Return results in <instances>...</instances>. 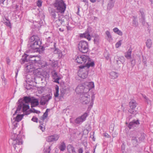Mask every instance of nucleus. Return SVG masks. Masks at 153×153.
Listing matches in <instances>:
<instances>
[{
	"instance_id": "obj_44",
	"label": "nucleus",
	"mask_w": 153,
	"mask_h": 153,
	"mask_svg": "<svg viewBox=\"0 0 153 153\" xmlns=\"http://www.w3.org/2000/svg\"><path fill=\"white\" fill-rule=\"evenodd\" d=\"M128 111L130 113H131V114H134L135 113L136 111L134 110V109H129V110H128Z\"/></svg>"
},
{
	"instance_id": "obj_37",
	"label": "nucleus",
	"mask_w": 153,
	"mask_h": 153,
	"mask_svg": "<svg viewBox=\"0 0 153 153\" xmlns=\"http://www.w3.org/2000/svg\"><path fill=\"white\" fill-rule=\"evenodd\" d=\"M60 94L59 97H60V98H61V97H63L64 94H65V89H64L63 88H62L60 89Z\"/></svg>"
},
{
	"instance_id": "obj_18",
	"label": "nucleus",
	"mask_w": 153,
	"mask_h": 153,
	"mask_svg": "<svg viewBox=\"0 0 153 153\" xmlns=\"http://www.w3.org/2000/svg\"><path fill=\"white\" fill-rule=\"evenodd\" d=\"M89 61H88L86 64L85 65H81L79 67V68L80 69L84 68H85L87 67L88 68L90 67H93L94 65V62H89Z\"/></svg>"
},
{
	"instance_id": "obj_54",
	"label": "nucleus",
	"mask_w": 153,
	"mask_h": 153,
	"mask_svg": "<svg viewBox=\"0 0 153 153\" xmlns=\"http://www.w3.org/2000/svg\"><path fill=\"white\" fill-rule=\"evenodd\" d=\"M103 134V136H104L105 137H108V134L105 133H104Z\"/></svg>"
},
{
	"instance_id": "obj_58",
	"label": "nucleus",
	"mask_w": 153,
	"mask_h": 153,
	"mask_svg": "<svg viewBox=\"0 0 153 153\" xmlns=\"http://www.w3.org/2000/svg\"><path fill=\"white\" fill-rule=\"evenodd\" d=\"M59 30L61 32H63L64 31V30L63 29H62L61 28H59Z\"/></svg>"
},
{
	"instance_id": "obj_33",
	"label": "nucleus",
	"mask_w": 153,
	"mask_h": 153,
	"mask_svg": "<svg viewBox=\"0 0 153 153\" xmlns=\"http://www.w3.org/2000/svg\"><path fill=\"white\" fill-rule=\"evenodd\" d=\"M66 146L65 143L63 142L59 147V149L61 151H63L65 149Z\"/></svg>"
},
{
	"instance_id": "obj_10",
	"label": "nucleus",
	"mask_w": 153,
	"mask_h": 153,
	"mask_svg": "<svg viewBox=\"0 0 153 153\" xmlns=\"http://www.w3.org/2000/svg\"><path fill=\"white\" fill-rule=\"evenodd\" d=\"M85 88H86L85 86L83 84H80L76 87V91L79 94H80L81 95H83L88 93V92L85 91Z\"/></svg>"
},
{
	"instance_id": "obj_64",
	"label": "nucleus",
	"mask_w": 153,
	"mask_h": 153,
	"mask_svg": "<svg viewBox=\"0 0 153 153\" xmlns=\"http://www.w3.org/2000/svg\"><path fill=\"white\" fill-rule=\"evenodd\" d=\"M149 0L151 2V4H153V0Z\"/></svg>"
},
{
	"instance_id": "obj_12",
	"label": "nucleus",
	"mask_w": 153,
	"mask_h": 153,
	"mask_svg": "<svg viewBox=\"0 0 153 153\" xmlns=\"http://www.w3.org/2000/svg\"><path fill=\"white\" fill-rule=\"evenodd\" d=\"M82 95V96L80 98L81 102L83 104L88 103L90 100V96L87 93Z\"/></svg>"
},
{
	"instance_id": "obj_49",
	"label": "nucleus",
	"mask_w": 153,
	"mask_h": 153,
	"mask_svg": "<svg viewBox=\"0 0 153 153\" xmlns=\"http://www.w3.org/2000/svg\"><path fill=\"white\" fill-rule=\"evenodd\" d=\"M37 58V59H39V58L37 56H35V58L34 59V60L33 61V64H34L35 63H37V61L38 60H37L36 59Z\"/></svg>"
},
{
	"instance_id": "obj_28",
	"label": "nucleus",
	"mask_w": 153,
	"mask_h": 153,
	"mask_svg": "<svg viewBox=\"0 0 153 153\" xmlns=\"http://www.w3.org/2000/svg\"><path fill=\"white\" fill-rule=\"evenodd\" d=\"M79 76L81 78L85 79L87 77V72L86 71L85 72H81L79 73Z\"/></svg>"
},
{
	"instance_id": "obj_4",
	"label": "nucleus",
	"mask_w": 153,
	"mask_h": 153,
	"mask_svg": "<svg viewBox=\"0 0 153 153\" xmlns=\"http://www.w3.org/2000/svg\"><path fill=\"white\" fill-rule=\"evenodd\" d=\"M32 97L29 96H25L23 97V99H20L18 100L19 104L14 114H13L14 116L17 113V111H19L22 108L23 112H25L29 108V106L28 104L30 103Z\"/></svg>"
},
{
	"instance_id": "obj_60",
	"label": "nucleus",
	"mask_w": 153,
	"mask_h": 153,
	"mask_svg": "<svg viewBox=\"0 0 153 153\" xmlns=\"http://www.w3.org/2000/svg\"><path fill=\"white\" fill-rule=\"evenodd\" d=\"M90 1L92 3H94L96 1V0H90Z\"/></svg>"
},
{
	"instance_id": "obj_8",
	"label": "nucleus",
	"mask_w": 153,
	"mask_h": 153,
	"mask_svg": "<svg viewBox=\"0 0 153 153\" xmlns=\"http://www.w3.org/2000/svg\"><path fill=\"white\" fill-rule=\"evenodd\" d=\"M51 98L52 94H50L43 96L41 99L40 102V104L42 105H45Z\"/></svg>"
},
{
	"instance_id": "obj_55",
	"label": "nucleus",
	"mask_w": 153,
	"mask_h": 153,
	"mask_svg": "<svg viewBox=\"0 0 153 153\" xmlns=\"http://www.w3.org/2000/svg\"><path fill=\"white\" fill-rule=\"evenodd\" d=\"M49 74L46 73L45 74V77L46 78H49Z\"/></svg>"
},
{
	"instance_id": "obj_45",
	"label": "nucleus",
	"mask_w": 153,
	"mask_h": 153,
	"mask_svg": "<svg viewBox=\"0 0 153 153\" xmlns=\"http://www.w3.org/2000/svg\"><path fill=\"white\" fill-rule=\"evenodd\" d=\"M31 120L34 122H36L37 123V120H38V119L36 117H33L32 118Z\"/></svg>"
},
{
	"instance_id": "obj_31",
	"label": "nucleus",
	"mask_w": 153,
	"mask_h": 153,
	"mask_svg": "<svg viewBox=\"0 0 153 153\" xmlns=\"http://www.w3.org/2000/svg\"><path fill=\"white\" fill-rule=\"evenodd\" d=\"M146 45L148 48L150 49L151 47L152 44L151 40L149 39H147L146 42Z\"/></svg>"
},
{
	"instance_id": "obj_47",
	"label": "nucleus",
	"mask_w": 153,
	"mask_h": 153,
	"mask_svg": "<svg viewBox=\"0 0 153 153\" xmlns=\"http://www.w3.org/2000/svg\"><path fill=\"white\" fill-rule=\"evenodd\" d=\"M5 23L8 26H10V22L9 20H7L5 22Z\"/></svg>"
},
{
	"instance_id": "obj_2",
	"label": "nucleus",
	"mask_w": 153,
	"mask_h": 153,
	"mask_svg": "<svg viewBox=\"0 0 153 153\" xmlns=\"http://www.w3.org/2000/svg\"><path fill=\"white\" fill-rule=\"evenodd\" d=\"M29 41L30 43L28 45V47L34 50L35 52H39L40 54L44 53V48L40 46L41 42L38 36H33L30 38Z\"/></svg>"
},
{
	"instance_id": "obj_63",
	"label": "nucleus",
	"mask_w": 153,
	"mask_h": 153,
	"mask_svg": "<svg viewBox=\"0 0 153 153\" xmlns=\"http://www.w3.org/2000/svg\"><path fill=\"white\" fill-rule=\"evenodd\" d=\"M34 110V111H33L34 113H37V111L36 110H35L34 109H33Z\"/></svg>"
},
{
	"instance_id": "obj_23",
	"label": "nucleus",
	"mask_w": 153,
	"mask_h": 153,
	"mask_svg": "<svg viewBox=\"0 0 153 153\" xmlns=\"http://www.w3.org/2000/svg\"><path fill=\"white\" fill-rule=\"evenodd\" d=\"M80 37L86 38L89 41L91 39L90 33L89 32L87 31L83 34H81L80 35Z\"/></svg>"
},
{
	"instance_id": "obj_20",
	"label": "nucleus",
	"mask_w": 153,
	"mask_h": 153,
	"mask_svg": "<svg viewBox=\"0 0 153 153\" xmlns=\"http://www.w3.org/2000/svg\"><path fill=\"white\" fill-rule=\"evenodd\" d=\"M115 2V0H109L107 8L108 10H110L112 9L114 6V4Z\"/></svg>"
},
{
	"instance_id": "obj_11",
	"label": "nucleus",
	"mask_w": 153,
	"mask_h": 153,
	"mask_svg": "<svg viewBox=\"0 0 153 153\" xmlns=\"http://www.w3.org/2000/svg\"><path fill=\"white\" fill-rule=\"evenodd\" d=\"M88 114L87 113H85L82 115L77 118L75 120V122L77 124H79L85 121Z\"/></svg>"
},
{
	"instance_id": "obj_41",
	"label": "nucleus",
	"mask_w": 153,
	"mask_h": 153,
	"mask_svg": "<svg viewBox=\"0 0 153 153\" xmlns=\"http://www.w3.org/2000/svg\"><path fill=\"white\" fill-rule=\"evenodd\" d=\"M37 5L40 7L42 6V2L41 0H38L36 3Z\"/></svg>"
},
{
	"instance_id": "obj_6",
	"label": "nucleus",
	"mask_w": 153,
	"mask_h": 153,
	"mask_svg": "<svg viewBox=\"0 0 153 153\" xmlns=\"http://www.w3.org/2000/svg\"><path fill=\"white\" fill-rule=\"evenodd\" d=\"M35 56H29L26 54H25L22 56V57L20 60L21 64H23L25 62H30L33 63V61Z\"/></svg>"
},
{
	"instance_id": "obj_52",
	"label": "nucleus",
	"mask_w": 153,
	"mask_h": 153,
	"mask_svg": "<svg viewBox=\"0 0 153 153\" xmlns=\"http://www.w3.org/2000/svg\"><path fill=\"white\" fill-rule=\"evenodd\" d=\"M83 152V149L82 148H80L78 149L79 153H82Z\"/></svg>"
},
{
	"instance_id": "obj_26",
	"label": "nucleus",
	"mask_w": 153,
	"mask_h": 153,
	"mask_svg": "<svg viewBox=\"0 0 153 153\" xmlns=\"http://www.w3.org/2000/svg\"><path fill=\"white\" fill-rule=\"evenodd\" d=\"M67 149L69 152H75L74 148L71 145H69L67 146Z\"/></svg>"
},
{
	"instance_id": "obj_5",
	"label": "nucleus",
	"mask_w": 153,
	"mask_h": 153,
	"mask_svg": "<svg viewBox=\"0 0 153 153\" xmlns=\"http://www.w3.org/2000/svg\"><path fill=\"white\" fill-rule=\"evenodd\" d=\"M78 48L79 51L82 53H87L88 50V45L87 42L83 41H80L78 44Z\"/></svg>"
},
{
	"instance_id": "obj_61",
	"label": "nucleus",
	"mask_w": 153,
	"mask_h": 153,
	"mask_svg": "<svg viewBox=\"0 0 153 153\" xmlns=\"http://www.w3.org/2000/svg\"><path fill=\"white\" fill-rule=\"evenodd\" d=\"M124 146L123 145L122 146V151L124 150Z\"/></svg>"
},
{
	"instance_id": "obj_40",
	"label": "nucleus",
	"mask_w": 153,
	"mask_h": 153,
	"mask_svg": "<svg viewBox=\"0 0 153 153\" xmlns=\"http://www.w3.org/2000/svg\"><path fill=\"white\" fill-rule=\"evenodd\" d=\"M121 40L118 42L115 45V47L116 48H118L120 46L121 44Z\"/></svg>"
},
{
	"instance_id": "obj_42",
	"label": "nucleus",
	"mask_w": 153,
	"mask_h": 153,
	"mask_svg": "<svg viewBox=\"0 0 153 153\" xmlns=\"http://www.w3.org/2000/svg\"><path fill=\"white\" fill-rule=\"evenodd\" d=\"M99 40V37L98 36H96L94 39V42L95 43H97L98 42Z\"/></svg>"
},
{
	"instance_id": "obj_30",
	"label": "nucleus",
	"mask_w": 153,
	"mask_h": 153,
	"mask_svg": "<svg viewBox=\"0 0 153 153\" xmlns=\"http://www.w3.org/2000/svg\"><path fill=\"white\" fill-rule=\"evenodd\" d=\"M110 75L112 79H115L118 77V74L116 72L114 71H112L110 73Z\"/></svg>"
},
{
	"instance_id": "obj_7",
	"label": "nucleus",
	"mask_w": 153,
	"mask_h": 153,
	"mask_svg": "<svg viewBox=\"0 0 153 153\" xmlns=\"http://www.w3.org/2000/svg\"><path fill=\"white\" fill-rule=\"evenodd\" d=\"M90 60V59L89 57L84 55L78 56L75 59V61L79 64H85L87 61Z\"/></svg>"
},
{
	"instance_id": "obj_19",
	"label": "nucleus",
	"mask_w": 153,
	"mask_h": 153,
	"mask_svg": "<svg viewBox=\"0 0 153 153\" xmlns=\"http://www.w3.org/2000/svg\"><path fill=\"white\" fill-rule=\"evenodd\" d=\"M30 103L31 107L33 108L38 105L39 102L37 99L35 98L34 97H32Z\"/></svg>"
},
{
	"instance_id": "obj_56",
	"label": "nucleus",
	"mask_w": 153,
	"mask_h": 153,
	"mask_svg": "<svg viewBox=\"0 0 153 153\" xmlns=\"http://www.w3.org/2000/svg\"><path fill=\"white\" fill-rule=\"evenodd\" d=\"M5 0H0V4H4V2Z\"/></svg>"
},
{
	"instance_id": "obj_16",
	"label": "nucleus",
	"mask_w": 153,
	"mask_h": 153,
	"mask_svg": "<svg viewBox=\"0 0 153 153\" xmlns=\"http://www.w3.org/2000/svg\"><path fill=\"white\" fill-rule=\"evenodd\" d=\"M136 133L135 131H132L130 132V137H132L131 139L132 143L134 146H136L138 145L137 140L135 137L132 136V134H135Z\"/></svg>"
},
{
	"instance_id": "obj_15",
	"label": "nucleus",
	"mask_w": 153,
	"mask_h": 153,
	"mask_svg": "<svg viewBox=\"0 0 153 153\" xmlns=\"http://www.w3.org/2000/svg\"><path fill=\"white\" fill-rule=\"evenodd\" d=\"M85 92H89L91 89L94 87V83L93 82H90L85 83Z\"/></svg>"
},
{
	"instance_id": "obj_39",
	"label": "nucleus",
	"mask_w": 153,
	"mask_h": 153,
	"mask_svg": "<svg viewBox=\"0 0 153 153\" xmlns=\"http://www.w3.org/2000/svg\"><path fill=\"white\" fill-rule=\"evenodd\" d=\"M109 53L107 52H105L104 53V56L106 59L108 60L109 59Z\"/></svg>"
},
{
	"instance_id": "obj_59",
	"label": "nucleus",
	"mask_w": 153,
	"mask_h": 153,
	"mask_svg": "<svg viewBox=\"0 0 153 153\" xmlns=\"http://www.w3.org/2000/svg\"><path fill=\"white\" fill-rule=\"evenodd\" d=\"M18 7H19V5H18L16 4L15 6V8L16 9H18Z\"/></svg>"
},
{
	"instance_id": "obj_14",
	"label": "nucleus",
	"mask_w": 153,
	"mask_h": 153,
	"mask_svg": "<svg viewBox=\"0 0 153 153\" xmlns=\"http://www.w3.org/2000/svg\"><path fill=\"white\" fill-rule=\"evenodd\" d=\"M59 136L57 134L49 136L46 138V141L49 142L55 141L58 140Z\"/></svg>"
},
{
	"instance_id": "obj_38",
	"label": "nucleus",
	"mask_w": 153,
	"mask_h": 153,
	"mask_svg": "<svg viewBox=\"0 0 153 153\" xmlns=\"http://www.w3.org/2000/svg\"><path fill=\"white\" fill-rule=\"evenodd\" d=\"M105 34L107 35L109 40L110 41L111 39H112V36L110 33V32L108 31L107 30L106 31Z\"/></svg>"
},
{
	"instance_id": "obj_29",
	"label": "nucleus",
	"mask_w": 153,
	"mask_h": 153,
	"mask_svg": "<svg viewBox=\"0 0 153 153\" xmlns=\"http://www.w3.org/2000/svg\"><path fill=\"white\" fill-rule=\"evenodd\" d=\"M23 115L18 114L15 118H14L13 119L15 120V121L19 122L21 121L22 119Z\"/></svg>"
},
{
	"instance_id": "obj_35",
	"label": "nucleus",
	"mask_w": 153,
	"mask_h": 153,
	"mask_svg": "<svg viewBox=\"0 0 153 153\" xmlns=\"http://www.w3.org/2000/svg\"><path fill=\"white\" fill-rule=\"evenodd\" d=\"M143 97L144 98L145 102L148 104L149 105L151 104V101L145 95H143Z\"/></svg>"
},
{
	"instance_id": "obj_62",
	"label": "nucleus",
	"mask_w": 153,
	"mask_h": 153,
	"mask_svg": "<svg viewBox=\"0 0 153 153\" xmlns=\"http://www.w3.org/2000/svg\"><path fill=\"white\" fill-rule=\"evenodd\" d=\"M10 61L9 59H8L7 60V62L8 64L9 63H10Z\"/></svg>"
},
{
	"instance_id": "obj_21",
	"label": "nucleus",
	"mask_w": 153,
	"mask_h": 153,
	"mask_svg": "<svg viewBox=\"0 0 153 153\" xmlns=\"http://www.w3.org/2000/svg\"><path fill=\"white\" fill-rule=\"evenodd\" d=\"M129 105L130 109H134L137 106V103L134 100L132 99L130 100Z\"/></svg>"
},
{
	"instance_id": "obj_50",
	"label": "nucleus",
	"mask_w": 153,
	"mask_h": 153,
	"mask_svg": "<svg viewBox=\"0 0 153 153\" xmlns=\"http://www.w3.org/2000/svg\"><path fill=\"white\" fill-rule=\"evenodd\" d=\"M117 33L120 36H122L123 35L122 32L120 30H119L118 31Z\"/></svg>"
},
{
	"instance_id": "obj_9",
	"label": "nucleus",
	"mask_w": 153,
	"mask_h": 153,
	"mask_svg": "<svg viewBox=\"0 0 153 153\" xmlns=\"http://www.w3.org/2000/svg\"><path fill=\"white\" fill-rule=\"evenodd\" d=\"M25 69L27 72L33 71L35 68V65L33 62H25Z\"/></svg>"
},
{
	"instance_id": "obj_25",
	"label": "nucleus",
	"mask_w": 153,
	"mask_h": 153,
	"mask_svg": "<svg viewBox=\"0 0 153 153\" xmlns=\"http://www.w3.org/2000/svg\"><path fill=\"white\" fill-rule=\"evenodd\" d=\"M49 110L50 109H47L46 110L45 112L44 113L42 116L40 117V119L44 121L45 119L47 118L48 116V113Z\"/></svg>"
},
{
	"instance_id": "obj_34",
	"label": "nucleus",
	"mask_w": 153,
	"mask_h": 153,
	"mask_svg": "<svg viewBox=\"0 0 153 153\" xmlns=\"http://www.w3.org/2000/svg\"><path fill=\"white\" fill-rule=\"evenodd\" d=\"M132 24L133 26L136 27L138 25V22L137 20V17L133 16Z\"/></svg>"
},
{
	"instance_id": "obj_1",
	"label": "nucleus",
	"mask_w": 153,
	"mask_h": 153,
	"mask_svg": "<svg viewBox=\"0 0 153 153\" xmlns=\"http://www.w3.org/2000/svg\"><path fill=\"white\" fill-rule=\"evenodd\" d=\"M53 6L56 9L50 8L49 11L51 19L54 21L60 16L59 13H64L66 6L62 0H56L53 4Z\"/></svg>"
},
{
	"instance_id": "obj_48",
	"label": "nucleus",
	"mask_w": 153,
	"mask_h": 153,
	"mask_svg": "<svg viewBox=\"0 0 153 153\" xmlns=\"http://www.w3.org/2000/svg\"><path fill=\"white\" fill-rule=\"evenodd\" d=\"M39 129H41V130H42V131H44L45 130V128L44 127H43L41 125L39 126Z\"/></svg>"
},
{
	"instance_id": "obj_13",
	"label": "nucleus",
	"mask_w": 153,
	"mask_h": 153,
	"mask_svg": "<svg viewBox=\"0 0 153 153\" xmlns=\"http://www.w3.org/2000/svg\"><path fill=\"white\" fill-rule=\"evenodd\" d=\"M115 60L116 64L120 68L121 67L122 65L124 62L125 59L123 56H121L120 57L117 56L115 59Z\"/></svg>"
},
{
	"instance_id": "obj_36",
	"label": "nucleus",
	"mask_w": 153,
	"mask_h": 153,
	"mask_svg": "<svg viewBox=\"0 0 153 153\" xmlns=\"http://www.w3.org/2000/svg\"><path fill=\"white\" fill-rule=\"evenodd\" d=\"M56 92L54 93V95L55 97H56L59 96V87L57 85H56L55 87Z\"/></svg>"
},
{
	"instance_id": "obj_43",
	"label": "nucleus",
	"mask_w": 153,
	"mask_h": 153,
	"mask_svg": "<svg viewBox=\"0 0 153 153\" xmlns=\"http://www.w3.org/2000/svg\"><path fill=\"white\" fill-rule=\"evenodd\" d=\"M61 78L60 77H56L54 79V82L57 83H59V80L61 79Z\"/></svg>"
},
{
	"instance_id": "obj_24",
	"label": "nucleus",
	"mask_w": 153,
	"mask_h": 153,
	"mask_svg": "<svg viewBox=\"0 0 153 153\" xmlns=\"http://www.w3.org/2000/svg\"><path fill=\"white\" fill-rule=\"evenodd\" d=\"M132 50V49L130 48L128 51L125 53V56L127 59H130L131 58Z\"/></svg>"
},
{
	"instance_id": "obj_57",
	"label": "nucleus",
	"mask_w": 153,
	"mask_h": 153,
	"mask_svg": "<svg viewBox=\"0 0 153 153\" xmlns=\"http://www.w3.org/2000/svg\"><path fill=\"white\" fill-rule=\"evenodd\" d=\"M50 39H51V37H48L47 39V41L48 42H51Z\"/></svg>"
},
{
	"instance_id": "obj_53",
	"label": "nucleus",
	"mask_w": 153,
	"mask_h": 153,
	"mask_svg": "<svg viewBox=\"0 0 153 153\" xmlns=\"http://www.w3.org/2000/svg\"><path fill=\"white\" fill-rule=\"evenodd\" d=\"M53 65L54 67H56L57 66V63L56 62H55L54 63H53Z\"/></svg>"
},
{
	"instance_id": "obj_32",
	"label": "nucleus",
	"mask_w": 153,
	"mask_h": 153,
	"mask_svg": "<svg viewBox=\"0 0 153 153\" xmlns=\"http://www.w3.org/2000/svg\"><path fill=\"white\" fill-rule=\"evenodd\" d=\"M51 74L52 76L53 77V79H55L56 77H60V75H58L57 72L56 71H55L54 70L53 71L51 72Z\"/></svg>"
},
{
	"instance_id": "obj_46",
	"label": "nucleus",
	"mask_w": 153,
	"mask_h": 153,
	"mask_svg": "<svg viewBox=\"0 0 153 153\" xmlns=\"http://www.w3.org/2000/svg\"><path fill=\"white\" fill-rule=\"evenodd\" d=\"M50 146L48 147V148L45 150L46 153H50L51 151Z\"/></svg>"
},
{
	"instance_id": "obj_17",
	"label": "nucleus",
	"mask_w": 153,
	"mask_h": 153,
	"mask_svg": "<svg viewBox=\"0 0 153 153\" xmlns=\"http://www.w3.org/2000/svg\"><path fill=\"white\" fill-rule=\"evenodd\" d=\"M141 16L139 17V19L140 22L142 23L143 25H145V15H144L143 10L140 9V11Z\"/></svg>"
},
{
	"instance_id": "obj_27",
	"label": "nucleus",
	"mask_w": 153,
	"mask_h": 153,
	"mask_svg": "<svg viewBox=\"0 0 153 153\" xmlns=\"http://www.w3.org/2000/svg\"><path fill=\"white\" fill-rule=\"evenodd\" d=\"M64 19L65 18L64 17H62V18H61V16H59L58 18V19L55 20L56 22H60V24L61 25H64Z\"/></svg>"
},
{
	"instance_id": "obj_3",
	"label": "nucleus",
	"mask_w": 153,
	"mask_h": 153,
	"mask_svg": "<svg viewBox=\"0 0 153 153\" xmlns=\"http://www.w3.org/2000/svg\"><path fill=\"white\" fill-rule=\"evenodd\" d=\"M18 122L14 121L13 123L14 127L13 128V134L12 135L11 139L13 140L12 144L13 147L15 150L18 148V146L22 144L23 142L21 138V137L19 135L20 131H19L17 134L15 131L16 127L18 124Z\"/></svg>"
},
{
	"instance_id": "obj_22",
	"label": "nucleus",
	"mask_w": 153,
	"mask_h": 153,
	"mask_svg": "<svg viewBox=\"0 0 153 153\" xmlns=\"http://www.w3.org/2000/svg\"><path fill=\"white\" fill-rule=\"evenodd\" d=\"M139 123L138 120H134L129 123L128 126V127L130 129H131L132 127L135 126L136 125H139Z\"/></svg>"
},
{
	"instance_id": "obj_51",
	"label": "nucleus",
	"mask_w": 153,
	"mask_h": 153,
	"mask_svg": "<svg viewBox=\"0 0 153 153\" xmlns=\"http://www.w3.org/2000/svg\"><path fill=\"white\" fill-rule=\"evenodd\" d=\"M119 30L117 28L115 27L113 29V30L114 32L116 33Z\"/></svg>"
}]
</instances>
